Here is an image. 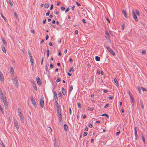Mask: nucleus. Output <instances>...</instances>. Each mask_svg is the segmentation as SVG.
<instances>
[{
  "label": "nucleus",
  "mask_w": 147,
  "mask_h": 147,
  "mask_svg": "<svg viewBox=\"0 0 147 147\" xmlns=\"http://www.w3.org/2000/svg\"><path fill=\"white\" fill-rule=\"evenodd\" d=\"M105 48H106L108 51L113 55L115 56V52L113 51V50L111 49L108 46H104Z\"/></svg>",
  "instance_id": "1"
},
{
  "label": "nucleus",
  "mask_w": 147,
  "mask_h": 147,
  "mask_svg": "<svg viewBox=\"0 0 147 147\" xmlns=\"http://www.w3.org/2000/svg\"><path fill=\"white\" fill-rule=\"evenodd\" d=\"M17 77H15L12 79V81L14 84L15 86L16 87H18V80L16 79Z\"/></svg>",
  "instance_id": "2"
},
{
  "label": "nucleus",
  "mask_w": 147,
  "mask_h": 147,
  "mask_svg": "<svg viewBox=\"0 0 147 147\" xmlns=\"http://www.w3.org/2000/svg\"><path fill=\"white\" fill-rule=\"evenodd\" d=\"M30 99L31 100V103L34 106L35 108H36L37 107V105L36 103V102L34 98L32 96H31L30 97Z\"/></svg>",
  "instance_id": "3"
},
{
  "label": "nucleus",
  "mask_w": 147,
  "mask_h": 147,
  "mask_svg": "<svg viewBox=\"0 0 147 147\" xmlns=\"http://www.w3.org/2000/svg\"><path fill=\"white\" fill-rule=\"evenodd\" d=\"M132 14L133 17L134 18V20L136 22H138V20L137 17L135 13V12L134 9L132 10Z\"/></svg>",
  "instance_id": "4"
},
{
  "label": "nucleus",
  "mask_w": 147,
  "mask_h": 147,
  "mask_svg": "<svg viewBox=\"0 0 147 147\" xmlns=\"http://www.w3.org/2000/svg\"><path fill=\"white\" fill-rule=\"evenodd\" d=\"M58 115V117L59 121V123L61 125L63 123L62 114L60 113V114H59Z\"/></svg>",
  "instance_id": "5"
},
{
  "label": "nucleus",
  "mask_w": 147,
  "mask_h": 147,
  "mask_svg": "<svg viewBox=\"0 0 147 147\" xmlns=\"http://www.w3.org/2000/svg\"><path fill=\"white\" fill-rule=\"evenodd\" d=\"M3 98V102L4 104L5 107V108H7L8 107V105H7V100L6 97H5V98H3H3Z\"/></svg>",
  "instance_id": "6"
},
{
  "label": "nucleus",
  "mask_w": 147,
  "mask_h": 147,
  "mask_svg": "<svg viewBox=\"0 0 147 147\" xmlns=\"http://www.w3.org/2000/svg\"><path fill=\"white\" fill-rule=\"evenodd\" d=\"M44 98L43 96H42L40 98V105L41 107L43 108L44 107Z\"/></svg>",
  "instance_id": "7"
},
{
  "label": "nucleus",
  "mask_w": 147,
  "mask_h": 147,
  "mask_svg": "<svg viewBox=\"0 0 147 147\" xmlns=\"http://www.w3.org/2000/svg\"><path fill=\"white\" fill-rule=\"evenodd\" d=\"M10 71L12 76H13L14 75V70L13 67H10Z\"/></svg>",
  "instance_id": "8"
},
{
  "label": "nucleus",
  "mask_w": 147,
  "mask_h": 147,
  "mask_svg": "<svg viewBox=\"0 0 147 147\" xmlns=\"http://www.w3.org/2000/svg\"><path fill=\"white\" fill-rule=\"evenodd\" d=\"M14 124H15L16 128L17 129H18L19 128V127L18 126V124L17 121L16 120V119H14Z\"/></svg>",
  "instance_id": "9"
},
{
  "label": "nucleus",
  "mask_w": 147,
  "mask_h": 147,
  "mask_svg": "<svg viewBox=\"0 0 147 147\" xmlns=\"http://www.w3.org/2000/svg\"><path fill=\"white\" fill-rule=\"evenodd\" d=\"M20 118L21 121V122L22 123H24L25 120H24V118L23 115H20Z\"/></svg>",
  "instance_id": "10"
},
{
  "label": "nucleus",
  "mask_w": 147,
  "mask_h": 147,
  "mask_svg": "<svg viewBox=\"0 0 147 147\" xmlns=\"http://www.w3.org/2000/svg\"><path fill=\"white\" fill-rule=\"evenodd\" d=\"M36 81L38 84L39 86H40L41 85V81L40 79L38 77H37L36 78Z\"/></svg>",
  "instance_id": "11"
},
{
  "label": "nucleus",
  "mask_w": 147,
  "mask_h": 147,
  "mask_svg": "<svg viewBox=\"0 0 147 147\" xmlns=\"http://www.w3.org/2000/svg\"><path fill=\"white\" fill-rule=\"evenodd\" d=\"M32 83L34 89L36 90H37L36 85L35 83L33 81L32 82Z\"/></svg>",
  "instance_id": "12"
},
{
  "label": "nucleus",
  "mask_w": 147,
  "mask_h": 147,
  "mask_svg": "<svg viewBox=\"0 0 147 147\" xmlns=\"http://www.w3.org/2000/svg\"><path fill=\"white\" fill-rule=\"evenodd\" d=\"M0 79L1 83L4 82V78L3 74L0 75Z\"/></svg>",
  "instance_id": "13"
},
{
  "label": "nucleus",
  "mask_w": 147,
  "mask_h": 147,
  "mask_svg": "<svg viewBox=\"0 0 147 147\" xmlns=\"http://www.w3.org/2000/svg\"><path fill=\"white\" fill-rule=\"evenodd\" d=\"M63 127L65 130V131H68V126L66 124H65L64 125Z\"/></svg>",
  "instance_id": "14"
},
{
  "label": "nucleus",
  "mask_w": 147,
  "mask_h": 147,
  "mask_svg": "<svg viewBox=\"0 0 147 147\" xmlns=\"http://www.w3.org/2000/svg\"><path fill=\"white\" fill-rule=\"evenodd\" d=\"M140 104L141 106V107L143 110H144V107L143 104V101L142 100H140Z\"/></svg>",
  "instance_id": "15"
},
{
  "label": "nucleus",
  "mask_w": 147,
  "mask_h": 147,
  "mask_svg": "<svg viewBox=\"0 0 147 147\" xmlns=\"http://www.w3.org/2000/svg\"><path fill=\"white\" fill-rule=\"evenodd\" d=\"M122 13L123 14H124V16L126 18H127V16L126 14V12L124 10H123L122 11Z\"/></svg>",
  "instance_id": "16"
},
{
  "label": "nucleus",
  "mask_w": 147,
  "mask_h": 147,
  "mask_svg": "<svg viewBox=\"0 0 147 147\" xmlns=\"http://www.w3.org/2000/svg\"><path fill=\"white\" fill-rule=\"evenodd\" d=\"M57 109V115H59V114H60V113H61V108L56 109Z\"/></svg>",
  "instance_id": "17"
},
{
  "label": "nucleus",
  "mask_w": 147,
  "mask_h": 147,
  "mask_svg": "<svg viewBox=\"0 0 147 147\" xmlns=\"http://www.w3.org/2000/svg\"><path fill=\"white\" fill-rule=\"evenodd\" d=\"M114 81L115 82L117 86H119V83L116 78H114Z\"/></svg>",
  "instance_id": "18"
},
{
  "label": "nucleus",
  "mask_w": 147,
  "mask_h": 147,
  "mask_svg": "<svg viewBox=\"0 0 147 147\" xmlns=\"http://www.w3.org/2000/svg\"><path fill=\"white\" fill-rule=\"evenodd\" d=\"M55 105L56 107V109L61 108V107L59 105L58 102L55 103Z\"/></svg>",
  "instance_id": "19"
},
{
  "label": "nucleus",
  "mask_w": 147,
  "mask_h": 147,
  "mask_svg": "<svg viewBox=\"0 0 147 147\" xmlns=\"http://www.w3.org/2000/svg\"><path fill=\"white\" fill-rule=\"evenodd\" d=\"M1 47L3 52L4 53H6V50L4 46L2 45L1 46Z\"/></svg>",
  "instance_id": "20"
},
{
  "label": "nucleus",
  "mask_w": 147,
  "mask_h": 147,
  "mask_svg": "<svg viewBox=\"0 0 147 147\" xmlns=\"http://www.w3.org/2000/svg\"><path fill=\"white\" fill-rule=\"evenodd\" d=\"M2 40L4 45H7V42L6 41L5 39L4 38H2Z\"/></svg>",
  "instance_id": "21"
},
{
  "label": "nucleus",
  "mask_w": 147,
  "mask_h": 147,
  "mask_svg": "<svg viewBox=\"0 0 147 147\" xmlns=\"http://www.w3.org/2000/svg\"><path fill=\"white\" fill-rule=\"evenodd\" d=\"M62 93L63 94V95H65V93H66L65 91V89L64 88H62Z\"/></svg>",
  "instance_id": "22"
},
{
  "label": "nucleus",
  "mask_w": 147,
  "mask_h": 147,
  "mask_svg": "<svg viewBox=\"0 0 147 147\" xmlns=\"http://www.w3.org/2000/svg\"><path fill=\"white\" fill-rule=\"evenodd\" d=\"M3 96L2 91L0 88V97L1 98H3Z\"/></svg>",
  "instance_id": "23"
},
{
  "label": "nucleus",
  "mask_w": 147,
  "mask_h": 147,
  "mask_svg": "<svg viewBox=\"0 0 147 147\" xmlns=\"http://www.w3.org/2000/svg\"><path fill=\"white\" fill-rule=\"evenodd\" d=\"M95 59L96 61H99L100 60V58L98 56H96L95 57Z\"/></svg>",
  "instance_id": "24"
},
{
  "label": "nucleus",
  "mask_w": 147,
  "mask_h": 147,
  "mask_svg": "<svg viewBox=\"0 0 147 147\" xmlns=\"http://www.w3.org/2000/svg\"><path fill=\"white\" fill-rule=\"evenodd\" d=\"M94 109L93 107H88L87 109V110H88L91 111H92L94 110Z\"/></svg>",
  "instance_id": "25"
},
{
  "label": "nucleus",
  "mask_w": 147,
  "mask_h": 147,
  "mask_svg": "<svg viewBox=\"0 0 147 147\" xmlns=\"http://www.w3.org/2000/svg\"><path fill=\"white\" fill-rule=\"evenodd\" d=\"M30 61L31 63H33L34 62V59L32 57H30Z\"/></svg>",
  "instance_id": "26"
},
{
  "label": "nucleus",
  "mask_w": 147,
  "mask_h": 147,
  "mask_svg": "<svg viewBox=\"0 0 147 147\" xmlns=\"http://www.w3.org/2000/svg\"><path fill=\"white\" fill-rule=\"evenodd\" d=\"M77 105L78 106V107L80 109L82 107L81 104L80 102H78L77 103Z\"/></svg>",
  "instance_id": "27"
},
{
  "label": "nucleus",
  "mask_w": 147,
  "mask_h": 147,
  "mask_svg": "<svg viewBox=\"0 0 147 147\" xmlns=\"http://www.w3.org/2000/svg\"><path fill=\"white\" fill-rule=\"evenodd\" d=\"M73 86L71 85L70 86V88H69V90L70 93L72 91V90H73Z\"/></svg>",
  "instance_id": "28"
},
{
  "label": "nucleus",
  "mask_w": 147,
  "mask_h": 147,
  "mask_svg": "<svg viewBox=\"0 0 147 147\" xmlns=\"http://www.w3.org/2000/svg\"><path fill=\"white\" fill-rule=\"evenodd\" d=\"M142 140L143 141V142H144V143H145V139L143 135H142Z\"/></svg>",
  "instance_id": "29"
},
{
  "label": "nucleus",
  "mask_w": 147,
  "mask_h": 147,
  "mask_svg": "<svg viewBox=\"0 0 147 147\" xmlns=\"http://www.w3.org/2000/svg\"><path fill=\"white\" fill-rule=\"evenodd\" d=\"M105 38L107 39L109 41V43H111V42L110 38H108L107 36H105Z\"/></svg>",
  "instance_id": "30"
},
{
  "label": "nucleus",
  "mask_w": 147,
  "mask_h": 147,
  "mask_svg": "<svg viewBox=\"0 0 147 147\" xmlns=\"http://www.w3.org/2000/svg\"><path fill=\"white\" fill-rule=\"evenodd\" d=\"M136 14L138 16H139L140 15L139 12L138 10V9H136Z\"/></svg>",
  "instance_id": "31"
},
{
  "label": "nucleus",
  "mask_w": 147,
  "mask_h": 147,
  "mask_svg": "<svg viewBox=\"0 0 147 147\" xmlns=\"http://www.w3.org/2000/svg\"><path fill=\"white\" fill-rule=\"evenodd\" d=\"M49 6V5L48 3H45V7L46 8H48Z\"/></svg>",
  "instance_id": "32"
},
{
  "label": "nucleus",
  "mask_w": 147,
  "mask_h": 147,
  "mask_svg": "<svg viewBox=\"0 0 147 147\" xmlns=\"http://www.w3.org/2000/svg\"><path fill=\"white\" fill-rule=\"evenodd\" d=\"M105 34L107 37H109V38L110 37V35L108 32L106 31Z\"/></svg>",
  "instance_id": "33"
},
{
  "label": "nucleus",
  "mask_w": 147,
  "mask_h": 147,
  "mask_svg": "<svg viewBox=\"0 0 147 147\" xmlns=\"http://www.w3.org/2000/svg\"><path fill=\"white\" fill-rule=\"evenodd\" d=\"M135 139H137L138 137L137 132H135Z\"/></svg>",
  "instance_id": "34"
},
{
  "label": "nucleus",
  "mask_w": 147,
  "mask_h": 147,
  "mask_svg": "<svg viewBox=\"0 0 147 147\" xmlns=\"http://www.w3.org/2000/svg\"><path fill=\"white\" fill-rule=\"evenodd\" d=\"M14 16H15V17H16V18H17L18 17V16L16 12H15L14 13Z\"/></svg>",
  "instance_id": "35"
},
{
  "label": "nucleus",
  "mask_w": 147,
  "mask_h": 147,
  "mask_svg": "<svg viewBox=\"0 0 147 147\" xmlns=\"http://www.w3.org/2000/svg\"><path fill=\"white\" fill-rule=\"evenodd\" d=\"M1 16L2 18L4 19L5 20H6V18L3 16L2 14L1 13Z\"/></svg>",
  "instance_id": "36"
},
{
  "label": "nucleus",
  "mask_w": 147,
  "mask_h": 147,
  "mask_svg": "<svg viewBox=\"0 0 147 147\" xmlns=\"http://www.w3.org/2000/svg\"><path fill=\"white\" fill-rule=\"evenodd\" d=\"M28 54L29 55L30 58V57H32V56L31 55V53L30 52V51H28Z\"/></svg>",
  "instance_id": "37"
},
{
  "label": "nucleus",
  "mask_w": 147,
  "mask_h": 147,
  "mask_svg": "<svg viewBox=\"0 0 147 147\" xmlns=\"http://www.w3.org/2000/svg\"><path fill=\"white\" fill-rule=\"evenodd\" d=\"M87 134H88L87 132H84L83 135L84 136H86L87 135Z\"/></svg>",
  "instance_id": "38"
},
{
  "label": "nucleus",
  "mask_w": 147,
  "mask_h": 147,
  "mask_svg": "<svg viewBox=\"0 0 147 147\" xmlns=\"http://www.w3.org/2000/svg\"><path fill=\"white\" fill-rule=\"evenodd\" d=\"M146 51L145 50H143L142 52V53L143 54H146Z\"/></svg>",
  "instance_id": "39"
},
{
  "label": "nucleus",
  "mask_w": 147,
  "mask_h": 147,
  "mask_svg": "<svg viewBox=\"0 0 147 147\" xmlns=\"http://www.w3.org/2000/svg\"><path fill=\"white\" fill-rule=\"evenodd\" d=\"M61 10L62 11H64L65 9V8L64 7H61Z\"/></svg>",
  "instance_id": "40"
},
{
  "label": "nucleus",
  "mask_w": 147,
  "mask_h": 147,
  "mask_svg": "<svg viewBox=\"0 0 147 147\" xmlns=\"http://www.w3.org/2000/svg\"><path fill=\"white\" fill-rule=\"evenodd\" d=\"M0 109L1 110V112L3 114L4 113V111H3V108H2L1 107L0 105Z\"/></svg>",
  "instance_id": "41"
},
{
  "label": "nucleus",
  "mask_w": 147,
  "mask_h": 147,
  "mask_svg": "<svg viewBox=\"0 0 147 147\" xmlns=\"http://www.w3.org/2000/svg\"><path fill=\"white\" fill-rule=\"evenodd\" d=\"M9 3L11 5V6H12L13 5V4H12V3L11 2V1L10 0H9Z\"/></svg>",
  "instance_id": "42"
},
{
  "label": "nucleus",
  "mask_w": 147,
  "mask_h": 147,
  "mask_svg": "<svg viewBox=\"0 0 147 147\" xmlns=\"http://www.w3.org/2000/svg\"><path fill=\"white\" fill-rule=\"evenodd\" d=\"M53 67V65L52 63H50V68L52 69Z\"/></svg>",
  "instance_id": "43"
},
{
  "label": "nucleus",
  "mask_w": 147,
  "mask_h": 147,
  "mask_svg": "<svg viewBox=\"0 0 147 147\" xmlns=\"http://www.w3.org/2000/svg\"><path fill=\"white\" fill-rule=\"evenodd\" d=\"M124 26H125V24H123L122 25V26H121V27H122L121 30H124Z\"/></svg>",
  "instance_id": "44"
},
{
  "label": "nucleus",
  "mask_w": 147,
  "mask_h": 147,
  "mask_svg": "<svg viewBox=\"0 0 147 147\" xmlns=\"http://www.w3.org/2000/svg\"><path fill=\"white\" fill-rule=\"evenodd\" d=\"M69 8L68 7V8H67L66 9V10H65V13H67V12L68 11H69Z\"/></svg>",
  "instance_id": "45"
},
{
  "label": "nucleus",
  "mask_w": 147,
  "mask_h": 147,
  "mask_svg": "<svg viewBox=\"0 0 147 147\" xmlns=\"http://www.w3.org/2000/svg\"><path fill=\"white\" fill-rule=\"evenodd\" d=\"M109 105V104H107L105 106H104V108H107V107H108Z\"/></svg>",
  "instance_id": "46"
},
{
  "label": "nucleus",
  "mask_w": 147,
  "mask_h": 147,
  "mask_svg": "<svg viewBox=\"0 0 147 147\" xmlns=\"http://www.w3.org/2000/svg\"><path fill=\"white\" fill-rule=\"evenodd\" d=\"M18 113L20 112H22V111L21 110V109L20 108H18Z\"/></svg>",
  "instance_id": "47"
},
{
  "label": "nucleus",
  "mask_w": 147,
  "mask_h": 147,
  "mask_svg": "<svg viewBox=\"0 0 147 147\" xmlns=\"http://www.w3.org/2000/svg\"><path fill=\"white\" fill-rule=\"evenodd\" d=\"M138 91L139 93L140 94H141V91L140 88L138 87Z\"/></svg>",
  "instance_id": "48"
},
{
  "label": "nucleus",
  "mask_w": 147,
  "mask_h": 147,
  "mask_svg": "<svg viewBox=\"0 0 147 147\" xmlns=\"http://www.w3.org/2000/svg\"><path fill=\"white\" fill-rule=\"evenodd\" d=\"M45 69H46V71H48L49 72V70H48V69L47 65L46 66Z\"/></svg>",
  "instance_id": "49"
},
{
  "label": "nucleus",
  "mask_w": 147,
  "mask_h": 147,
  "mask_svg": "<svg viewBox=\"0 0 147 147\" xmlns=\"http://www.w3.org/2000/svg\"><path fill=\"white\" fill-rule=\"evenodd\" d=\"M69 62L71 63H72L73 62L72 59L71 58H69Z\"/></svg>",
  "instance_id": "50"
},
{
  "label": "nucleus",
  "mask_w": 147,
  "mask_h": 147,
  "mask_svg": "<svg viewBox=\"0 0 147 147\" xmlns=\"http://www.w3.org/2000/svg\"><path fill=\"white\" fill-rule=\"evenodd\" d=\"M50 13V11L49 10L46 13V16H48L49 15Z\"/></svg>",
  "instance_id": "51"
},
{
  "label": "nucleus",
  "mask_w": 147,
  "mask_h": 147,
  "mask_svg": "<svg viewBox=\"0 0 147 147\" xmlns=\"http://www.w3.org/2000/svg\"><path fill=\"white\" fill-rule=\"evenodd\" d=\"M74 71V69H73V67H72L69 69V72H71V71Z\"/></svg>",
  "instance_id": "52"
},
{
  "label": "nucleus",
  "mask_w": 147,
  "mask_h": 147,
  "mask_svg": "<svg viewBox=\"0 0 147 147\" xmlns=\"http://www.w3.org/2000/svg\"><path fill=\"white\" fill-rule=\"evenodd\" d=\"M88 126L90 128H92V125L91 123H90L88 124Z\"/></svg>",
  "instance_id": "53"
},
{
  "label": "nucleus",
  "mask_w": 147,
  "mask_h": 147,
  "mask_svg": "<svg viewBox=\"0 0 147 147\" xmlns=\"http://www.w3.org/2000/svg\"><path fill=\"white\" fill-rule=\"evenodd\" d=\"M69 113L70 115L71 114V108L70 107L69 108Z\"/></svg>",
  "instance_id": "54"
},
{
  "label": "nucleus",
  "mask_w": 147,
  "mask_h": 147,
  "mask_svg": "<svg viewBox=\"0 0 147 147\" xmlns=\"http://www.w3.org/2000/svg\"><path fill=\"white\" fill-rule=\"evenodd\" d=\"M141 89L144 91H147V90H146L145 88H144L143 87H141Z\"/></svg>",
  "instance_id": "55"
},
{
  "label": "nucleus",
  "mask_w": 147,
  "mask_h": 147,
  "mask_svg": "<svg viewBox=\"0 0 147 147\" xmlns=\"http://www.w3.org/2000/svg\"><path fill=\"white\" fill-rule=\"evenodd\" d=\"M61 80L59 78H57L56 80V82H58L61 81Z\"/></svg>",
  "instance_id": "56"
},
{
  "label": "nucleus",
  "mask_w": 147,
  "mask_h": 147,
  "mask_svg": "<svg viewBox=\"0 0 147 147\" xmlns=\"http://www.w3.org/2000/svg\"><path fill=\"white\" fill-rule=\"evenodd\" d=\"M58 95H59V96L60 98H61V97H62V94H61V92H60V93H59V94H58Z\"/></svg>",
  "instance_id": "57"
},
{
  "label": "nucleus",
  "mask_w": 147,
  "mask_h": 147,
  "mask_svg": "<svg viewBox=\"0 0 147 147\" xmlns=\"http://www.w3.org/2000/svg\"><path fill=\"white\" fill-rule=\"evenodd\" d=\"M53 4H52L51 5V6L50 8V10H52L53 9Z\"/></svg>",
  "instance_id": "58"
},
{
  "label": "nucleus",
  "mask_w": 147,
  "mask_h": 147,
  "mask_svg": "<svg viewBox=\"0 0 147 147\" xmlns=\"http://www.w3.org/2000/svg\"><path fill=\"white\" fill-rule=\"evenodd\" d=\"M76 4H77V5L78 6H80L81 5L78 2H77L76 1Z\"/></svg>",
  "instance_id": "59"
},
{
  "label": "nucleus",
  "mask_w": 147,
  "mask_h": 147,
  "mask_svg": "<svg viewBox=\"0 0 147 147\" xmlns=\"http://www.w3.org/2000/svg\"><path fill=\"white\" fill-rule=\"evenodd\" d=\"M55 103L58 102V98L55 99Z\"/></svg>",
  "instance_id": "60"
},
{
  "label": "nucleus",
  "mask_w": 147,
  "mask_h": 147,
  "mask_svg": "<svg viewBox=\"0 0 147 147\" xmlns=\"http://www.w3.org/2000/svg\"><path fill=\"white\" fill-rule=\"evenodd\" d=\"M127 91V92L128 93L129 95L132 94L129 90H128Z\"/></svg>",
  "instance_id": "61"
},
{
  "label": "nucleus",
  "mask_w": 147,
  "mask_h": 147,
  "mask_svg": "<svg viewBox=\"0 0 147 147\" xmlns=\"http://www.w3.org/2000/svg\"><path fill=\"white\" fill-rule=\"evenodd\" d=\"M78 33V30H76L75 31V34H77Z\"/></svg>",
  "instance_id": "62"
},
{
  "label": "nucleus",
  "mask_w": 147,
  "mask_h": 147,
  "mask_svg": "<svg viewBox=\"0 0 147 147\" xmlns=\"http://www.w3.org/2000/svg\"><path fill=\"white\" fill-rule=\"evenodd\" d=\"M129 96L130 98H131V99L134 98L133 97L132 94H130V95H129Z\"/></svg>",
  "instance_id": "63"
},
{
  "label": "nucleus",
  "mask_w": 147,
  "mask_h": 147,
  "mask_svg": "<svg viewBox=\"0 0 147 147\" xmlns=\"http://www.w3.org/2000/svg\"><path fill=\"white\" fill-rule=\"evenodd\" d=\"M1 144L3 147H5L4 144L1 142Z\"/></svg>",
  "instance_id": "64"
}]
</instances>
